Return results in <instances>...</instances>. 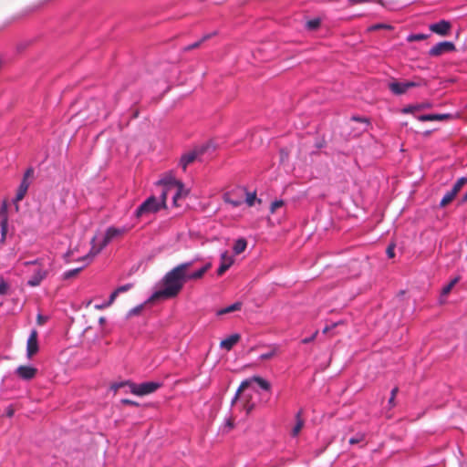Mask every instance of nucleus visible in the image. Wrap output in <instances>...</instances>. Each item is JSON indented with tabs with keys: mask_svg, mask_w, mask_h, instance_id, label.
I'll return each instance as SVG.
<instances>
[{
	"mask_svg": "<svg viewBox=\"0 0 467 467\" xmlns=\"http://www.w3.org/2000/svg\"><path fill=\"white\" fill-rule=\"evenodd\" d=\"M193 265V261L179 264L165 274L152 292H180L187 283L202 277L211 266L210 264H205L194 268Z\"/></svg>",
	"mask_w": 467,
	"mask_h": 467,
	"instance_id": "obj_1",
	"label": "nucleus"
},
{
	"mask_svg": "<svg viewBox=\"0 0 467 467\" xmlns=\"http://www.w3.org/2000/svg\"><path fill=\"white\" fill-rule=\"evenodd\" d=\"M158 184L163 186L160 199H157L153 195L148 197L135 210V218L139 219L143 216H148L156 213L161 209L164 208L166 205V199L169 195H171L173 204L177 206L178 199H180L182 195L186 194L183 184L171 176H167L161 179L158 182Z\"/></svg>",
	"mask_w": 467,
	"mask_h": 467,
	"instance_id": "obj_2",
	"label": "nucleus"
},
{
	"mask_svg": "<svg viewBox=\"0 0 467 467\" xmlns=\"http://www.w3.org/2000/svg\"><path fill=\"white\" fill-rule=\"evenodd\" d=\"M24 265L29 267L26 285L30 287H36L47 277L51 264L49 259L37 258L25 262Z\"/></svg>",
	"mask_w": 467,
	"mask_h": 467,
	"instance_id": "obj_3",
	"label": "nucleus"
},
{
	"mask_svg": "<svg viewBox=\"0 0 467 467\" xmlns=\"http://www.w3.org/2000/svg\"><path fill=\"white\" fill-rule=\"evenodd\" d=\"M128 230L129 228L126 226H110L106 230L105 234L100 241L98 240V236H94L90 242L91 248L89 252L82 258V260L86 261V264L90 263L93 258L99 254L112 240L123 235L128 232Z\"/></svg>",
	"mask_w": 467,
	"mask_h": 467,
	"instance_id": "obj_4",
	"label": "nucleus"
},
{
	"mask_svg": "<svg viewBox=\"0 0 467 467\" xmlns=\"http://www.w3.org/2000/svg\"><path fill=\"white\" fill-rule=\"evenodd\" d=\"M123 386H128L130 391L137 396H145L155 392L161 387V384L154 381H147L140 384H135L130 381H126L123 383L113 385L115 389H119Z\"/></svg>",
	"mask_w": 467,
	"mask_h": 467,
	"instance_id": "obj_5",
	"label": "nucleus"
},
{
	"mask_svg": "<svg viewBox=\"0 0 467 467\" xmlns=\"http://www.w3.org/2000/svg\"><path fill=\"white\" fill-rule=\"evenodd\" d=\"M254 382L257 383L265 390L270 389V383L268 381H266L265 379L259 376H254L250 379L242 381L235 393L234 398L232 400V405H234L237 402L241 394L244 393Z\"/></svg>",
	"mask_w": 467,
	"mask_h": 467,
	"instance_id": "obj_6",
	"label": "nucleus"
},
{
	"mask_svg": "<svg viewBox=\"0 0 467 467\" xmlns=\"http://www.w3.org/2000/svg\"><path fill=\"white\" fill-rule=\"evenodd\" d=\"M177 294H152L150 298H148L143 304H140L132 309L130 310V316H137L139 315L143 308L150 307L165 299L172 297Z\"/></svg>",
	"mask_w": 467,
	"mask_h": 467,
	"instance_id": "obj_7",
	"label": "nucleus"
},
{
	"mask_svg": "<svg viewBox=\"0 0 467 467\" xmlns=\"http://www.w3.org/2000/svg\"><path fill=\"white\" fill-rule=\"evenodd\" d=\"M33 174H34V169L32 167H29L26 170V171L23 175L22 181H21V182L18 186V189L16 191V196L13 200L15 202H20L24 199V197L26 194L27 190L30 186V183H31L29 178L32 177Z\"/></svg>",
	"mask_w": 467,
	"mask_h": 467,
	"instance_id": "obj_8",
	"label": "nucleus"
},
{
	"mask_svg": "<svg viewBox=\"0 0 467 467\" xmlns=\"http://www.w3.org/2000/svg\"><path fill=\"white\" fill-rule=\"evenodd\" d=\"M456 50L455 45L451 41H441L435 44L428 51L431 57H438L445 53H451Z\"/></svg>",
	"mask_w": 467,
	"mask_h": 467,
	"instance_id": "obj_9",
	"label": "nucleus"
},
{
	"mask_svg": "<svg viewBox=\"0 0 467 467\" xmlns=\"http://www.w3.org/2000/svg\"><path fill=\"white\" fill-rule=\"evenodd\" d=\"M431 32L437 34L441 36H446L449 35L451 29V24L448 20H440L436 23H432L429 26Z\"/></svg>",
	"mask_w": 467,
	"mask_h": 467,
	"instance_id": "obj_10",
	"label": "nucleus"
},
{
	"mask_svg": "<svg viewBox=\"0 0 467 467\" xmlns=\"http://www.w3.org/2000/svg\"><path fill=\"white\" fill-rule=\"evenodd\" d=\"M37 331L33 329L29 335L26 343V356L31 358L34 355L38 352V341H37Z\"/></svg>",
	"mask_w": 467,
	"mask_h": 467,
	"instance_id": "obj_11",
	"label": "nucleus"
},
{
	"mask_svg": "<svg viewBox=\"0 0 467 467\" xmlns=\"http://www.w3.org/2000/svg\"><path fill=\"white\" fill-rule=\"evenodd\" d=\"M234 262V260L233 255L228 251H223L220 255V265L217 269V274L222 275L231 267Z\"/></svg>",
	"mask_w": 467,
	"mask_h": 467,
	"instance_id": "obj_12",
	"label": "nucleus"
},
{
	"mask_svg": "<svg viewBox=\"0 0 467 467\" xmlns=\"http://www.w3.org/2000/svg\"><path fill=\"white\" fill-rule=\"evenodd\" d=\"M16 373L20 379L29 380L36 377L37 369L31 366H19Z\"/></svg>",
	"mask_w": 467,
	"mask_h": 467,
	"instance_id": "obj_13",
	"label": "nucleus"
},
{
	"mask_svg": "<svg viewBox=\"0 0 467 467\" xmlns=\"http://www.w3.org/2000/svg\"><path fill=\"white\" fill-rule=\"evenodd\" d=\"M0 227H1V242H4L7 234L8 219L6 212V204L3 202L0 209Z\"/></svg>",
	"mask_w": 467,
	"mask_h": 467,
	"instance_id": "obj_14",
	"label": "nucleus"
},
{
	"mask_svg": "<svg viewBox=\"0 0 467 467\" xmlns=\"http://www.w3.org/2000/svg\"><path fill=\"white\" fill-rule=\"evenodd\" d=\"M389 89L394 95L400 96L408 91L405 81H393L389 84Z\"/></svg>",
	"mask_w": 467,
	"mask_h": 467,
	"instance_id": "obj_15",
	"label": "nucleus"
},
{
	"mask_svg": "<svg viewBox=\"0 0 467 467\" xmlns=\"http://www.w3.org/2000/svg\"><path fill=\"white\" fill-rule=\"evenodd\" d=\"M240 338L241 337L239 334H233L230 337L223 339L220 343V347L221 348L229 351L240 340Z\"/></svg>",
	"mask_w": 467,
	"mask_h": 467,
	"instance_id": "obj_16",
	"label": "nucleus"
},
{
	"mask_svg": "<svg viewBox=\"0 0 467 467\" xmlns=\"http://www.w3.org/2000/svg\"><path fill=\"white\" fill-rule=\"evenodd\" d=\"M118 294H109V299L107 301H99L98 298L92 299L89 304L93 305V307L96 309H103L112 304V302L115 300Z\"/></svg>",
	"mask_w": 467,
	"mask_h": 467,
	"instance_id": "obj_17",
	"label": "nucleus"
},
{
	"mask_svg": "<svg viewBox=\"0 0 467 467\" xmlns=\"http://www.w3.org/2000/svg\"><path fill=\"white\" fill-rule=\"evenodd\" d=\"M450 118V114H423L417 117L420 121L444 120Z\"/></svg>",
	"mask_w": 467,
	"mask_h": 467,
	"instance_id": "obj_18",
	"label": "nucleus"
},
{
	"mask_svg": "<svg viewBox=\"0 0 467 467\" xmlns=\"http://www.w3.org/2000/svg\"><path fill=\"white\" fill-rule=\"evenodd\" d=\"M302 413H303V410H300L296 414V424L293 427L292 432H291L292 436H294V437H296L299 434V432L301 431V430L303 429V427L305 425V420L302 418Z\"/></svg>",
	"mask_w": 467,
	"mask_h": 467,
	"instance_id": "obj_19",
	"label": "nucleus"
},
{
	"mask_svg": "<svg viewBox=\"0 0 467 467\" xmlns=\"http://www.w3.org/2000/svg\"><path fill=\"white\" fill-rule=\"evenodd\" d=\"M197 158V153L195 151H191L183 154L180 160V165L183 169L186 170L187 166L191 164Z\"/></svg>",
	"mask_w": 467,
	"mask_h": 467,
	"instance_id": "obj_20",
	"label": "nucleus"
},
{
	"mask_svg": "<svg viewBox=\"0 0 467 467\" xmlns=\"http://www.w3.org/2000/svg\"><path fill=\"white\" fill-rule=\"evenodd\" d=\"M431 104L428 103V102H426V103H420V104H416V105H409V106L404 107L402 109V113H404V114H412L416 110H420V109H428V108H431Z\"/></svg>",
	"mask_w": 467,
	"mask_h": 467,
	"instance_id": "obj_21",
	"label": "nucleus"
},
{
	"mask_svg": "<svg viewBox=\"0 0 467 467\" xmlns=\"http://www.w3.org/2000/svg\"><path fill=\"white\" fill-rule=\"evenodd\" d=\"M242 306H243V303L241 301H237V302L232 304V305H230V306H228L226 307L219 309L216 314L218 316H222V315L233 313V312H235V311H239V310H241Z\"/></svg>",
	"mask_w": 467,
	"mask_h": 467,
	"instance_id": "obj_22",
	"label": "nucleus"
},
{
	"mask_svg": "<svg viewBox=\"0 0 467 467\" xmlns=\"http://www.w3.org/2000/svg\"><path fill=\"white\" fill-rule=\"evenodd\" d=\"M242 408L249 414L254 409V402L252 401V396L244 394L242 398Z\"/></svg>",
	"mask_w": 467,
	"mask_h": 467,
	"instance_id": "obj_23",
	"label": "nucleus"
},
{
	"mask_svg": "<svg viewBox=\"0 0 467 467\" xmlns=\"http://www.w3.org/2000/svg\"><path fill=\"white\" fill-rule=\"evenodd\" d=\"M247 247V242L244 238L237 239L233 246L234 253L235 254H240L243 253Z\"/></svg>",
	"mask_w": 467,
	"mask_h": 467,
	"instance_id": "obj_24",
	"label": "nucleus"
},
{
	"mask_svg": "<svg viewBox=\"0 0 467 467\" xmlns=\"http://www.w3.org/2000/svg\"><path fill=\"white\" fill-rule=\"evenodd\" d=\"M405 83L408 89L427 86V81L420 77H415L414 79L405 81Z\"/></svg>",
	"mask_w": 467,
	"mask_h": 467,
	"instance_id": "obj_25",
	"label": "nucleus"
},
{
	"mask_svg": "<svg viewBox=\"0 0 467 467\" xmlns=\"http://www.w3.org/2000/svg\"><path fill=\"white\" fill-rule=\"evenodd\" d=\"M456 192L451 189L450 191H448L444 196L442 197V199L441 200V202H440V206L441 207H444L446 206L449 202H451L456 196Z\"/></svg>",
	"mask_w": 467,
	"mask_h": 467,
	"instance_id": "obj_26",
	"label": "nucleus"
},
{
	"mask_svg": "<svg viewBox=\"0 0 467 467\" xmlns=\"http://www.w3.org/2000/svg\"><path fill=\"white\" fill-rule=\"evenodd\" d=\"M223 201L226 203L231 204L233 207H239L244 202L242 198H238V199L232 198V196L229 192H227L223 195Z\"/></svg>",
	"mask_w": 467,
	"mask_h": 467,
	"instance_id": "obj_27",
	"label": "nucleus"
},
{
	"mask_svg": "<svg viewBox=\"0 0 467 467\" xmlns=\"http://www.w3.org/2000/svg\"><path fill=\"white\" fill-rule=\"evenodd\" d=\"M430 36L429 34H423V33H416V34H410L406 37V41L410 43L414 41H421L425 40Z\"/></svg>",
	"mask_w": 467,
	"mask_h": 467,
	"instance_id": "obj_28",
	"label": "nucleus"
},
{
	"mask_svg": "<svg viewBox=\"0 0 467 467\" xmlns=\"http://www.w3.org/2000/svg\"><path fill=\"white\" fill-rule=\"evenodd\" d=\"M321 20L319 18H314L311 20H308L306 23V27L308 30H316L320 26Z\"/></svg>",
	"mask_w": 467,
	"mask_h": 467,
	"instance_id": "obj_29",
	"label": "nucleus"
},
{
	"mask_svg": "<svg viewBox=\"0 0 467 467\" xmlns=\"http://www.w3.org/2000/svg\"><path fill=\"white\" fill-rule=\"evenodd\" d=\"M467 182V178L466 177H461L459 178L456 182L454 183V185L452 186V190L458 193V192L462 189V187Z\"/></svg>",
	"mask_w": 467,
	"mask_h": 467,
	"instance_id": "obj_30",
	"label": "nucleus"
},
{
	"mask_svg": "<svg viewBox=\"0 0 467 467\" xmlns=\"http://www.w3.org/2000/svg\"><path fill=\"white\" fill-rule=\"evenodd\" d=\"M276 352H277V348L272 347L270 351L262 354L259 358H260V360L271 359L272 358H274L275 356Z\"/></svg>",
	"mask_w": 467,
	"mask_h": 467,
	"instance_id": "obj_31",
	"label": "nucleus"
},
{
	"mask_svg": "<svg viewBox=\"0 0 467 467\" xmlns=\"http://www.w3.org/2000/svg\"><path fill=\"white\" fill-rule=\"evenodd\" d=\"M365 441L364 433H358L355 437L349 439L348 443L351 445L362 443Z\"/></svg>",
	"mask_w": 467,
	"mask_h": 467,
	"instance_id": "obj_32",
	"label": "nucleus"
},
{
	"mask_svg": "<svg viewBox=\"0 0 467 467\" xmlns=\"http://www.w3.org/2000/svg\"><path fill=\"white\" fill-rule=\"evenodd\" d=\"M458 281L459 277H454L448 284L442 286L441 292H451V290L455 285V284L458 283Z\"/></svg>",
	"mask_w": 467,
	"mask_h": 467,
	"instance_id": "obj_33",
	"label": "nucleus"
},
{
	"mask_svg": "<svg viewBox=\"0 0 467 467\" xmlns=\"http://www.w3.org/2000/svg\"><path fill=\"white\" fill-rule=\"evenodd\" d=\"M284 205V201L283 200H275L272 203H271V206H270V213H274L276 209L282 207Z\"/></svg>",
	"mask_w": 467,
	"mask_h": 467,
	"instance_id": "obj_34",
	"label": "nucleus"
},
{
	"mask_svg": "<svg viewBox=\"0 0 467 467\" xmlns=\"http://www.w3.org/2000/svg\"><path fill=\"white\" fill-rule=\"evenodd\" d=\"M256 198L255 192H246L245 202L248 206H253Z\"/></svg>",
	"mask_w": 467,
	"mask_h": 467,
	"instance_id": "obj_35",
	"label": "nucleus"
},
{
	"mask_svg": "<svg viewBox=\"0 0 467 467\" xmlns=\"http://www.w3.org/2000/svg\"><path fill=\"white\" fill-rule=\"evenodd\" d=\"M349 5H355L363 3H381V0H348Z\"/></svg>",
	"mask_w": 467,
	"mask_h": 467,
	"instance_id": "obj_36",
	"label": "nucleus"
},
{
	"mask_svg": "<svg viewBox=\"0 0 467 467\" xmlns=\"http://www.w3.org/2000/svg\"><path fill=\"white\" fill-rule=\"evenodd\" d=\"M210 37H211V35H205V36H202V38L200 41H197V42H194V43H193V44H192V45H189L188 47H185V49H186V50H191V49H192V48H195V47H199V46H200V44H201L202 41H204V40H206V39H208V38H210Z\"/></svg>",
	"mask_w": 467,
	"mask_h": 467,
	"instance_id": "obj_37",
	"label": "nucleus"
},
{
	"mask_svg": "<svg viewBox=\"0 0 467 467\" xmlns=\"http://www.w3.org/2000/svg\"><path fill=\"white\" fill-rule=\"evenodd\" d=\"M131 288H133V285L131 283H128L117 287L116 289L113 290V292H127Z\"/></svg>",
	"mask_w": 467,
	"mask_h": 467,
	"instance_id": "obj_38",
	"label": "nucleus"
},
{
	"mask_svg": "<svg viewBox=\"0 0 467 467\" xmlns=\"http://www.w3.org/2000/svg\"><path fill=\"white\" fill-rule=\"evenodd\" d=\"M399 391V389L398 387H395L392 390H391V393H390V398L389 400V404L390 407H394L395 406V398H396V395Z\"/></svg>",
	"mask_w": 467,
	"mask_h": 467,
	"instance_id": "obj_39",
	"label": "nucleus"
},
{
	"mask_svg": "<svg viewBox=\"0 0 467 467\" xmlns=\"http://www.w3.org/2000/svg\"><path fill=\"white\" fill-rule=\"evenodd\" d=\"M83 268V266L81 267H78V268H75V269H72V270H68L67 272L64 273V276L65 278H70L72 276H74L75 275H77L79 271H81V269Z\"/></svg>",
	"mask_w": 467,
	"mask_h": 467,
	"instance_id": "obj_40",
	"label": "nucleus"
},
{
	"mask_svg": "<svg viewBox=\"0 0 467 467\" xmlns=\"http://www.w3.org/2000/svg\"><path fill=\"white\" fill-rule=\"evenodd\" d=\"M394 249H395V244H390L387 247L386 253H387L388 257L393 258L395 256Z\"/></svg>",
	"mask_w": 467,
	"mask_h": 467,
	"instance_id": "obj_41",
	"label": "nucleus"
},
{
	"mask_svg": "<svg viewBox=\"0 0 467 467\" xmlns=\"http://www.w3.org/2000/svg\"><path fill=\"white\" fill-rule=\"evenodd\" d=\"M340 324H343L342 321H339V322H336V323H333L331 326H326L323 329V333L326 334L327 333L328 331H330L332 328L337 327L338 325Z\"/></svg>",
	"mask_w": 467,
	"mask_h": 467,
	"instance_id": "obj_42",
	"label": "nucleus"
},
{
	"mask_svg": "<svg viewBox=\"0 0 467 467\" xmlns=\"http://www.w3.org/2000/svg\"><path fill=\"white\" fill-rule=\"evenodd\" d=\"M317 334H318V331L317 330V331H315V333L311 337L304 338L302 340V343L303 344H307V343L312 342L313 340H315V338L317 337Z\"/></svg>",
	"mask_w": 467,
	"mask_h": 467,
	"instance_id": "obj_43",
	"label": "nucleus"
},
{
	"mask_svg": "<svg viewBox=\"0 0 467 467\" xmlns=\"http://www.w3.org/2000/svg\"><path fill=\"white\" fill-rule=\"evenodd\" d=\"M121 403L125 404V405H130V406H139L138 402H136L134 400H129V399L121 400Z\"/></svg>",
	"mask_w": 467,
	"mask_h": 467,
	"instance_id": "obj_44",
	"label": "nucleus"
},
{
	"mask_svg": "<svg viewBox=\"0 0 467 467\" xmlns=\"http://www.w3.org/2000/svg\"><path fill=\"white\" fill-rule=\"evenodd\" d=\"M47 317H44L42 315H38L36 317V322L40 326L44 325L47 322Z\"/></svg>",
	"mask_w": 467,
	"mask_h": 467,
	"instance_id": "obj_45",
	"label": "nucleus"
},
{
	"mask_svg": "<svg viewBox=\"0 0 467 467\" xmlns=\"http://www.w3.org/2000/svg\"><path fill=\"white\" fill-rule=\"evenodd\" d=\"M8 286L6 282H5L3 279H0V292H6Z\"/></svg>",
	"mask_w": 467,
	"mask_h": 467,
	"instance_id": "obj_46",
	"label": "nucleus"
},
{
	"mask_svg": "<svg viewBox=\"0 0 467 467\" xmlns=\"http://www.w3.org/2000/svg\"><path fill=\"white\" fill-rule=\"evenodd\" d=\"M387 27H389V26L385 24H377V25L373 26L371 27V29L376 30V29H380V28H387Z\"/></svg>",
	"mask_w": 467,
	"mask_h": 467,
	"instance_id": "obj_47",
	"label": "nucleus"
},
{
	"mask_svg": "<svg viewBox=\"0 0 467 467\" xmlns=\"http://www.w3.org/2000/svg\"><path fill=\"white\" fill-rule=\"evenodd\" d=\"M353 119H355L357 121L368 122V120L366 119L360 118V117H353Z\"/></svg>",
	"mask_w": 467,
	"mask_h": 467,
	"instance_id": "obj_48",
	"label": "nucleus"
},
{
	"mask_svg": "<svg viewBox=\"0 0 467 467\" xmlns=\"http://www.w3.org/2000/svg\"><path fill=\"white\" fill-rule=\"evenodd\" d=\"M463 200L464 201H467V192H465L464 196H463Z\"/></svg>",
	"mask_w": 467,
	"mask_h": 467,
	"instance_id": "obj_49",
	"label": "nucleus"
},
{
	"mask_svg": "<svg viewBox=\"0 0 467 467\" xmlns=\"http://www.w3.org/2000/svg\"><path fill=\"white\" fill-rule=\"evenodd\" d=\"M8 415L12 416L13 415V411H8Z\"/></svg>",
	"mask_w": 467,
	"mask_h": 467,
	"instance_id": "obj_50",
	"label": "nucleus"
}]
</instances>
